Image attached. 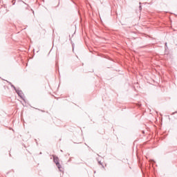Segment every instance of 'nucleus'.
I'll return each mask as SVG.
<instances>
[{
    "mask_svg": "<svg viewBox=\"0 0 177 177\" xmlns=\"http://www.w3.org/2000/svg\"><path fill=\"white\" fill-rule=\"evenodd\" d=\"M13 5H15V0L12 1Z\"/></svg>",
    "mask_w": 177,
    "mask_h": 177,
    "instance_id": "39448f33",
    "label": "nucleus"
},
{
    "mask_svg": "<svg viewBox=\"0 0 177 177\" xmlns=\"http://www.w3.org/2000/svg\"><path fill=\"white\" fill-rule=\"evenodd\" d=\"M165 46H167V43H165Z\"/></svg>",
    "mask_w": 177,
    "mask_h": 177,
    "instance_id": "423d86ee",
    "label": "nucleus"
},
{
    "mask_svg": "<svg viewBox=\"0 0 177 177\" xmlns=\"http://www.w3.org/2000/svg\"><path fill=\"white\" fill-rule=\"evenodd\" d=\"M99 164H102V163H100V162H99Z\"/></svg>",
    "mask_w": 177,
    "mask_h": 177,
    "instance_id": "0eeeda50",
    "label": "nucleus"
},
{
    "mask_svg": "<svg viewBox=\"0 0 177 177\" xmlns=\"http://www.w3.org/2000/svg\"><path fill=\"white\" fill-rule=\"evenodd\" d=\"M13 5H15V0L12 1Z\"/></svg>",
    "mask_w": 177,
    "mask_h": 177,
    "instance_id": "20e7f679",
    "label": "nucleus"
},
{
    "mask_svg": "<svg viewBox=\"0 0 177 177\" xmlns=\"http://www.w3.org/2000/svg\"><path fill=\"white\" fill-rule=\"evenodd\" d=\"M140 10H142V6H140Z\"/></svg>",
    "mask_w": 177,
    "mask_h": 177,
    "instance_id": "7ed1b4c3",
    "label": "nucleus"
},
{
    "mask_svg": "<svg viewBox=\"0 0 177 177\" xmlns=\"http://www.w3.org/2000/svg\"><path fill=\"white\" fill-rule=\"evenodd\" d=\"M54 162L56 164L58 169H60L62 168V165H60V163L59 162V158L56 156H53Z\"/></svg>",
    "mask_w": 177,
    "mask_h": 177,
    "instance_id": "f257e3e1",
    "label": "nucleus"
},
{
    "mask_svg": "<svg viewBox=\"0 0 177 177\" xmlns=\"http://www.w3.org/2000/svg\"><path fill=\"white\" fill-rule=\"evenodd\" d=\"M12 87L14 88V89H15V91L17 92V95H18L19 96H20V97H21V99H23V96H24L23 92H22L21 91L19 90V89H17V88L15 87V86H13V85H12Z\"/></svg>",
    "mask_w": 177,
    "mask_h": 177,
    "instance_id": "f03ea898",
    "label": "nucleus"
}]
</instances>
